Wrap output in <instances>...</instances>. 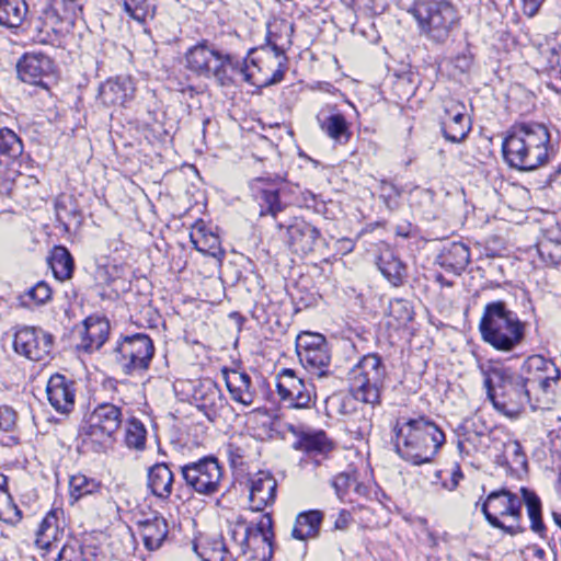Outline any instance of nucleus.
Returning a JSON list of instances; mask_svg holds the SVG:
<instances>
[{"label":"nucleus","mask_w":561,"mask_h":561,"mask_svg":"<svg viewBox=\"0 0 561 561\" xmlns=\"http://www.w3.org/2000/svg\"><path fill=\"white\" fill-rule=\"evenodd\" d=\"M522 497L506 488L491 491L485 499L480 497L477 505H481V512L488 524L510 536L524 534L526 527L520 524L523 518V503L526 506L530 520V529L540 538H547V527L542 519V502L538 494L522 486Z\"/></svg>","instance_id":"f257e3e1"},{"label":"nucleus","mask_w":561,"mask_h":561,"mask_svg":"<svg viewBox=\"0 0 561 561\" xmlns=\"http://www.w3.org/2000/svg\"><path fill=\"white\" fill-rule=\"evenodd\" d=\"M551 135L543 123L517 121L505 133L503 159L511 169L535 171L550 161Z\"/></svg>","instance_id":"f03ea898"},{"label":"nucleus","mask_w":561,"mask_h":561,"mask_svg":"<svg viewBox=\"0 0 561 561\" xmlns=\"http://www.w3.org/2000/svg\"><path fill=\"white\" fill-rule=\"evenodd\" d=\"M393 432L396 453L413 466L432 462L446 443L444 431L425 415L409 419L403 426L397 422Z\"/></svg>","instance_id":"7ed1b4c3"},{"label":"nucleus","mask_w":561,"mask_h":561,"mask_svg":"<svg viewBox=\"0 0 561 561\" xmlns=\"http://www.w3.org/2000/svg\"><path fill=\"white\" fill-rule=\"evenodd\" d=\"M484 387L493 407L505 415L517 416L526 407L538 408L519 371L492 365L484 371Z\"/></svg>","instance_id":"20e7f679"},{"label":"nucleus","mask_w":561,"mask_h":561,"mask_svg":"<svg viewBox=\"0 0 561 561\" xmlns=\"http://www.w3.org/2000/svg\"><path fill=\"white\" fill-rule=\"evenodd\" d=\"M484 343L499 352H512L526 339V322L503 300L488 302L479 322Z\"/></svg>","instance_id":"39448f33"},{"label":"nucleus","mask_w":561,"mask_h":561,"mask_svg":"<svg viewBox=\"0 0 561 561\" xmlns=\"http://www.w3.org/2000/svg\"><path fill=\"white\" fill-rule=\"evenodd\" d=\"M388 373L383 358L378 353L363 355L350 369L347 377L353 398H346L341 404L340 412L348 414V405L358 400L373 408L381 404V393Z\"/></svg>","instance_id":"423d86ee"},{"label":"nucleus","mask_w":561,"mask_h":561,"mask_svg":"<svg viewBox=\"0 0 561 561\" xmlns=\"http://www.w3.org/2000/svg\"><path fill=\"white\" fill-rule=\"evenodd\" d=\"M187 68L197 76L214 78L220 87H229L234 77L244 71L245 61L218 49L207 39L198 42L185 54Z\"/></svg>","instance_id":"0eeeda50"},{"label":"nucleus","mask_w":561,"mask_h":561,"mask_svg":"<svg viewBox=\"0 0 561 561\" xmlns=\"http://www.w3.org/2000/svg\"><path fill=\"white\" fill-rule=\"evenodd\" d=\"M413 15L421 32L435 43H445L459 19L455 5L447 0L420 1Z\"/></svg>","instance_id":"6e6552de"},{"label":"nucleus","mask_w":561,"mask_h":561,"mask_svg":"<svg viewBox=\"0 0 561 561\" xmlns=\"http://www.w3.org/2000/svg\"><path fill=\"white\" fill-rule=\"evenodd\" d=\"M296 352L302 367L312 378L323 380L333 377L331 347L323 334L301 332L296 337Z\"/></svg>","instance_id":"1a4fd4ad"},{"label":"nucleus","mask_w":561,"mask_h":561,"mask_svg":"<svg viewBox=\"0 0 561 561\" xmlns=\"http://www.w3.org/2000/svg\"><path fill=\"white\" fill-rule=\"evenodd\" d=\"M154 344L146 333L125 335L113 350L115 364L126 376L141 375L150 367Z\"/></svg>","instance_id":"9d476101"},{"label":"nucleus","mask_w":561,"mask_h":561,"mask_svg":"<svg viewBox=\"0 0 561 561\" xmlns=\"http://www.w3.org/2000/svg\"><path fill=\"white\" fill-rule=\"evenodd\" d=\"M181 476L185 485L192 491L213 495L219 490L222 478V467L215 456H205L197 461L181 466Z\"/></svg>","instance_id":"9b49d317"},{"label":"nucleus","mask_w":561,"mask_h":561,"mask_svg":"<svg viewBox=\"0 0 561 561\" xmlns=\"http://www.w3.org/2000/svg\"><path fill=\"white\" fill-rule=\"evenodd\" d=\"M13 348L16 354L30 360L41 362L50 356L54 335L41 327H18L13 337Z\"/></svg>","instance_id":"f8f14e48"},{"label":"nucleus","mask_w":561,"mask_h":561,"mask_svg":"<svg viewBox=\"0 0 561 561\" xmlns=\"http://www.w3.org/2000/svg\"><path fill=\"white\" fill-rule=\"evenodd\" d=\"M55 234L69 243L79 242L77 236L83 221V214L78 198L73 194L60 193L54 201Z\"/></svg>","instance_id":"ddd939ff"},{"label":"nucleus","mask_w":561,"mask_h":561,"mask_svg":"<svg viewBox=\"0 0 561 561\" xmlns=\"http://www.w3.org/2000/svg\"><path fill=\"white\" fill-rule=\"evenodd\" d=\"M276 390L288 408L307 409L316 401L314 386L299 378L294 369L283 368L277 375Z\"/></svg>","instance_id":"4468645a"},{"label":"nucleus","mask_w":561,"mask_h":561,"mask_svg":"<svg viewBox=\"0 0 561 561\" xmlns=\"http://www.w3.org/2000/svg\"><path fill=\"white\" fill-rule=\"evenodd\" d=\"M121 424L122 409L112 403H101L80 427V434L91 440L111 438Z\"/></svg>","instance_id":"2eb2a0df"},{"label":"nucleus","mask_w":561,"mask_h":561,"mask_svg":"<svg viewBox=\"0 0 561 561\" xmlns=\"http://www.w3.org/2000/svg\"><path fill=\"white\" fill-rule=\"evenodd\" d=\"M255 542L267 547V552L263 553L260 561H271L274 553V531L273 518L268 513L264 514L256 524L245 523L244 534L239 543V554H245Z\"/></svg>","instance_id":"dca6fc26"},{"label":"nucleus","mask_w":561,"mask_h":561,"mask_svg":"<svg viewBox=\"0 0 561 561\" xmlns=\"http://www.w3.org/2000/svg\"><path fill=\"white\" fill-rule=\"evenodd\" d=\"M49 404L60 414H69L75 408L76 382L61 374H54L47 381Z\"/></svg>","instance_id":"f3484780"},{"label":"nucleus","mask_w":561,"mask_h":561,"mask_svg":"<svg viewBox=\"0 0 561 561\" xmlns=\"http://www.w3.org/2000/svg\"><path fill=\"white\" fill-rule=\"evenodd\" d=\"M192 399L197 409L203 411L209 421H214L218 411L224 408L226 398L217 385L210 378L198 380L192 391Z\"/></svg>","instance_id":"a211bd4d"},{"label":"nucleus","mask_w":561,"mask_h":561,"mask_svg":"<svg viewBox=\"0 0 561 561\" xmlns=\"http://www.w3.org/2000/svg\"><path fill=\"white\" fill-rule=\"evenodd\" d=\"M440 128L444 138L453 144H459L467 138L471 130V121L465 115L463 103H453L445 108Z\"/></svg>","instance_id":"6ab92c4d"},{"label":"nucleus","mask_w":561,"mask_h":561,"mask_svg":"<svg viewBox=\"0 0 561 561\" xmlns=\"http://www.w3.org/2000/svg\"><path fill=\"white\" fill-rule=\"evenodd\" d=\"M54 62L45 54L26 53L16 65L18 77L26 83L39 85L53 71Z\"/></svg>","instance_id":"aec40b11"},{"label":"nucleus","mask_w":561,"mask_h":561,"mask_svg":"<svg viewBox=\"0 0 561 561\" xmlns=\"http://www.w3.org/2000/svg\"><path fill=\"white\" fill-rule=\"evenodd\" d=\"M135 83L130 76L107 79L99 88L98 98L104 105H124L134 98Z\"/></svg>","instance_id":"412c9836"},{"label":"nucleus","mask_w":561,"mask_h":561,"mask_svg":"<svg viewBox=\"0 0 561 561\" xmlns=\"http://www.w3.org/2000/svg\"><path fill=\"white\" fill-rule=\"evenodd\" d=\"M136 525L147 550L156 551L161 548L168 537L169 526L160 513L152 512L149 516L139 518Z\"/></svg>","instance_id":"4be33fe9"},{"label":"nucleus","mask_w":561,"mask_h":561,"mask_svg":"<svg viewBox=\"0 0 561 561\" xmlns=\"http://www.w3.org/2000/svg\"><path fill=\"white\" fill-rule=\"evenodd\" d=\"M221 373L233 401L245 407L254 403L256 391L252 385V378L248 373L226 367L222 368Z\"/></svg>","instance_id":"5701e85b"},{"label":"nucleus","mask_w":561,"mask_h":561,"mask_svg":"<svg viewBox=\"0 0 561 561\" xmlns=\"http://www.w3.org/2000/svg\"><path fill=\"white\" fill-rule=\"evenodd\" d=\"M277 482L268 472H260L251 480L250 506L252 511H263L276 499Z\"/></svg>","instance_id":"b1692460"},{"label":"nucleus","mask_w":561,"mask_h":561,"mask_svg":"<svg viewBox=\"0 0 561 561\" xmlns=\"http://www.w3.org/2000/svg\"><path fill=\"white\" fill-rule=\"evenodd\" d=\"M110 322L101 317H88L83 321L80 347L85 352L99 350L107 340Z\"/></svg>","instance_id":"393cba45"},{"label":"nucleus","mask_w":561,"mask_h":561,"mask_svg":"<svg viewBox=\"0 0 561 561\" xmlns=\"http://www.w3.org/2000/svg\"><path fill=\"white\" fill-rule=\"evenodd\" d=\"M376 264L381 274L393 286L402 285L407 278V264L396 253L394 248H382L377 256Z\"/></svg>","instance_id":"a878e982"},{"label":"nucleus","mask_w":561,"mask_h":561,"mask_svg":"<svg viewBox=\"0 0 561 561\" xmlns=\"http://www.w3.org/2000/svg\"><path fill=\"white\" fill-rule=\"evenodd\" d=\"M294 32V23L286 19H274L267 24L266 42L275 57L283 56L291 46Z\"/></svg>","instance_id":"bb28decb"},{"label":"nucleus","mask_w":561,"mask_h":561,"mask_svg":"<svg viewBox=\"0 0 561 561\" xmlns=\"http://www.w3.org/2000/svg\"><path fill=\"white\" fill-rule=\"evenodd\" d=\"M318 124L323 133L339 145H345L352 137L350 124L341 113L317 115Z\"/></svg>","instance_id":"cd10ccee"},{"label":"nucleus","mask_w":561,"mask_h":561,"mask_svg":"<svg viewBox=\"0 0 561 561\" xmlns=\"http://www.w3.org/2000/svg\"><path fill=\"white\" fill-rule=\"evenodd\" d=\"M283 59L278 61L277 69L272 73V76H265V77H257L253 71L250 70L249 61L251 65L255 68H257V71L262 72V67L260 66V59L259 58H245L243 59L245 61V69L244 71H240L239 75L243 76L244 81L256 85L259 88H266L273 84H277L284 80L286 70H287V57L285 54L280 56Z\"/></svg>","instance_id":"c85d7f7f"},{"label":"nucleus","mask_w":561,"mask_h":561,"mask_svg":"<svg viewBox=\"0 0 561 561\" xmlns=\"http://www.w3.org/2000/svg\"><path fill=\"white\" fill-rule=\"evenodd\" d=\"M174 476L165 462L153 465L148 471V488L157 497L167 500L172 493Z\"/></svg>","instance_id":"c756f323"},{"label":"nucleus","mask_w":561,"mask_h":561,"mask_svg":"<svg viewBox=\"0 0 561 561\" xmlns=\"http://www.w3.org/2000/svg\"><path fill=\"white\" fill-rule=\"evenodd\" d=\"M80 11L79 0H51L43 14L45 20L53 24L51 30H55L54 26L60 23L73 24Z\"/></svg>","instance_id":"7c9ffc66"},{"label":"nucleus","mask_w":561,"mask_h":561,"mask_svg":"<svg viewBox=\"0 0 561 561\" xmlns=\"http://www.w3.org/2000/svg\"><path fill=\"white\" fill-rule=\"evenodd\" d=\"M323 518L324 514L319 510H309L299 513L291 530L293 538L306 540L308 538L318 537Z\"/></svg>","instance_id":"2f4dec72"},{"label":"nucleus","mask_w":561,"mask_h":561,"mask_svg":"<svg viewBox=\"0 0 561 561\" xmlns=\"http://www.w3.org/2000/svg\"><path fill=\"white\" fill-rule=\"evenodd\" d=\"M24 146L20 136L8 127L0 128V165L11 167L23 154Z\"/></svg>","instance_id":"473e14b6"},{"label":"nucleus","mask_w":561,"mask_h":561,"mask_svg":"<svg viewBox=\"0 0 561 561\" xmlns=\"http://www.w3.org/2000/svg\"><path fill=\"white\" fill-rule=\"evenodd\" d=\"M64 535V529L57 524L55 511H50L42 519L36 531L35 545L39 549L50 550L55 542L59 541Z\"/></svg>","instance_id":"72a5a7b5"},{"label":"nucleus","mask_w":561,"mask_h":561,"mask_svg":"<svg viewBox=\"0 0 561 561\" xmlns=\"http://www.w3.org/2000/svg\"><path fill=\"white\" fill-rule=\"evenodd\" d=\"M27 12L25 0H0V25L18 28L25 21Z\"/></svg>","instance_id":"f704fd0d"},{"label":"nucleus","mask_w":561,"mask_h":561,"mask_svg":"<svg viewBox=\"0 0 561 561\" xmlns=\"http://www.w3.org/2000/svg\"><path fill=\"white\" fill-rule=\"evenodd\" d=\"M470 248H443L436 262L446 271L460 275L470 262Z\"/></svg>","instance_id":"c9c22d12"},{"label":"nucleus","mask_w":561,"mask_h":561,"mask_svg":"<svg viewBox=\"0 0 561 561\" xmlns=\"http://www.w3.org/2000/svg\"><path fill=\"white\" fill-rule=\"evenodd\" d=\"M294 448L306 454L327 455L333 449V444L324 431H317L313 433H301L299 439L294 444Z\"/></svg>","instance_id":"e433bc0d"},{"label":"nucleus","mask_w":561,"mask_h":561,"mask_svg":"<svg viewBox=\"0 0 561 561\" xmlns=\"http://www.w3.org/2000/svg\"><path fill=\"white\" fill-rule=\"evenodd\" d=\"M47 263L56 279L66 280L73 274L75 260L68 248H53Z\"/></svg>","instance_id":"4c0bfd02"},{"label":"nucleus","mask_w":561,"mask_h":561,"mask_svg":"<svg viewBox=\"0 0 561 561\" xmlns=\"http://www.w3.org/2000/svg\"><path fill=\"white\" fill-rule=\"evenodd\" d=\"M543 367H547V358L542 355H531L524 362L519 370V374L523 376V379L537 404L539 403L537 378L539 379L541 374L540 369Z\"/></svg>","instance_id":"58836bf2"},{"label":"nucleus","mask_w":561,"mask_h":561,"mask_svg":"<svg viewBox=\"0 0 561 561\" xmlns=\"http://www.w3.org/2000/svg\"><path fill=\"white\" fill-rule=\"evenodd\" d=\"M260 215H271L276 218L278 213L286 208V204L280 201L279 190L275 187H266L259 191L257 196Z\"/></svg>","instance_id":"ea45409f"},{"label":"nucleus","mask_w":561,"mask_h":561,"mask_svg":"<svg viewBox=\"0 0 561 561\" xmlns=\"http://www.w3.org/2000/svg\"><path fill=\"white\" fill-rule=\"evenodd\" d=\"M287 233L290 245H310L316 243L320 236V232L316 227L302 220L289 225Z\"/></svg>","instance_id":"a19ab883"},{"label":"nucleus","mask_w":561,"mask_h":561,"mask_svg":"<svg viewBox=\"0 0 561 561\" xmlns=\"http://www.w3.org/2000/svg\"><path fill=\"white\" fill-rule=\"evenodd\" d=\"M51 295L53 290L49 285L44 280H39L24 294L19 296L20 306L24 308H32V305H45L51 299Z\"/></svg>","instance_id":"79ce46f5"},{"label":"nucleus","mask_w":561,"mask_h":561,"mask_svg":"<svg viewBox=\"0 0 561 561\" xmlns=\"http://www.w3.org/2000/svg\"><path fill=\"white\" fill-rule=\"evenodd\" d=\"M69 488L70 496L78 501L85 495L99 493L102 484L100 481L84 474H76L70 478Z\"/></svg>","instance_id":"37998d69"},{"label":"nucleus","mask_w":561,"mask_h":561,"mask_svg":"<svg viewBox=\"0 0 561 561\" xmlns=\"http://www.w3.org/2000/svg\"><path fill=\"white\" fill-rule=\"evenodd\" d=\"M125 12L138 22L153 19L157 10V0H123Z\"/></svg>","instance_id":"c03bdc74"},{"label":"nucleus","mask_w":561,"mask_h":561,"mask_svg":"<svg viewBox=\"0 0 561 561\" xmlns=\"http://www.w3.org/2000/svg\"><path fill=\"white\" fill-rule=\"evenodd\" d=\"M147 442V430L144 423L136 419L131 417L128 421V425L125 433V443L128 448L144 450L146 448Z\"/></svg>","instance_id":"a18cd8bd"},{"label":"nucleus","mask_w":561,"mask_h":561,"mask_svg":"<svg viewBox=\"0 0 561 561\" xmlns=\"http://www.w3.org/2000/svg\"><path fill=\"white\" fill-rule=\"evenodd\" d=\"M540 371L541 374L539 379L537 378V389L539 394L552 393L553 385H557L561 376L560 369L551 359H547V367H543Z\"/></svg>","instance_id":"49530a36"},{"label":"nucleus","mask_w":561,"mask_h":561,"mask_svg":"<svg viewBox=\"0 0 561 561\" xmlns=\"http://www.w3.org/2000/svg\"><path fill=\"white\" fill-rule=\"evenodd\" d=\"M388 314L399 324H407L413 320L414 311L412 304L409 300L403 298H396L389 302Z\"/></svg>","instance_id":"de8ad7c7"},{"label":"nucleus","mask_w":561,"mask_h":561,"mask_svg":"<svg viewBox=\"0 0 561 561\" xmlns=\"http://www.w3.org/2000/svg\"><path fill=\"white\" fill-rule=\"evenodd\" d=\"M191 241L193 245H198V243L203 242L207 245H220L221 241L216 231H214L213 227H208L203 221L197 222L191 233H190Z\"/></svg>","instance_id":"09e8293b"},{"label":"nucleus","mask_w":561,"mask_h":561,"mask_svg":"<svg viewBox=\"0 0 561 561\" xmlns=\"http://www.w3.org/2000/svg\"><path fill=\"white\" fill-rule=\"evenodd\" d=\"M443 470H436L431 480L433 486L440 485L442 489L447 491H455L460 481L465 478L463 472L459 463H455V467L450 473V479H443Z\"/></svg>","instance_id":"8fccbe9b"},{"label":"nucleus","mask_w":561,"mask_h":561,"mask_svg":"<svg viewBox=\"0 0 561 561\" xmlns=\"http://www.w3.org/2000/svg\"><path fill=\"white\" fill-rule=\"evenodd\" d=\"M209 546L211 554L208 559H204V561H232V554L221 535L214 538L211 542H209Z\"/></svg>","instance_id":"3c124183"},{"label":"nucleus","mask_w":561,"mask_h":561,"mask_svg":"<svg viewBox=\"0 0 561 561\" xmlns=\"http://www.w3.org/2000/svg\"><path fill=\"white\" fill-rule=\"evenodd\" d=\"M534 250L541 262L547 266H558L561 264V248H529Z\"/></svg>","instance_id":"603ef678"},{"label":"nucleus","mask_w":561,"mask_h":561,"mask_svg":"<svg viewBox=\"0 0 561 561\" xmlns=\"http://www.w3.org/2000/svg\"><path fill=\"white\" fill-rule=\"evenodd\" d=\"M202 259L209 261L214 268H219L226 254L225 248H194Z\"/></svg>","instance_id":"864d4df0"},{"label":"nucleus","mask_w":561,"mask_h":561,"mask_svg":"<svg viewBox=\"0 0 561 561\" xmlns=\"http://www.w3.org/2000/svg\"><path fill=\"white\" fill-rule=\"evenodd\" d=\"M353 481H355V476L350 472H340L333 478L332 486L340 499L344 497Z\"/></svg>","instance_id":"5fc2aeb1"},{"label":"nucleus","mask_w":561,"mask_h":561,"mask_svg":"<svg viewBox=\"0 0 561 561\" xmlns=\"http://www.w3.org/2000/svg\"><path fill=\"white\" fill-rule=\"evenodd\" d=\"M45 23L37 19L35 21H31L28 28L32 33V41L39 44H48L50 42V33L48 30L44 28Z\"/></svg>","instance_id":"6e6d98bb"},{"label":"nucleus","mask_w":561,"mask_h":561,"mask_svg":"<svg viewBox=\"0 0 561 561\" xmlns=\"http://www.w3.org/2000/svg\"><path fill=\"white\" fill-rule=\"evenodd\" d=\"M16 422V413L9 405H0V432L11 431Z\"/></svg>","instance_id":"4d7b16f0"},{"label":"nucleus","mask_w":561,"mask_h":561,"mask_svg":"<svg viewBox=\"0 0 561 561\" xmlns=\"http://www.w3.org/2000/svg\"><path fill=\"white\" fill-rule=\"evenodd\" d=\"M302 201L307 208H312L317 213H322L325 208V203L323 201H319L318 196L312 192H305L302 194Z\"/></svg>","instance_id":"13d9d810"},{"label":"nucleus","mask_w":561,"mask_h":561,"mask_svg":"<svg viewBox=\"0 0 561 561\" xmlns=\"http://www.w3.org/2000/svg\"><path fill=\"white\" fill-rule=\"evenodd\" d=\"M353 522L354 518L351 512H348L347 510H341L334 522V529L346 530Z\"/></svg>","instance_id":"bf43d9fd"},{"label":"nucleus","mask_w":561,"mask_h":561,"mask_svg":"<svg viewBox=\"0 0 561 561\" xmlns=\"http://www.w3.org/2000/svg\"><path fill=\"white\" fill-rule=\"evenodd\" d=\"M244 528H245V520L240 518V519H238L236 525L230 527V529H229V535H230L232 541L236 543L238 549H239V543L244 534Z\"/></svg>","instance_id":"052dcab7"},{"label":"nucleus","mask_w":561,"mask_h":561,"mask_svg":"<svg viewBox=\"0 0 561 561\" xmlns=\"http://www.w3.org/2000/svg\"><path fill=\"white\" fill-rule=\"evenodd\" d=\"M390 192L388 194H385L382 193L380 195V198L383 201L386 207L389 209V210H394L398 205H399V202H398V198H397V195L398 193L396 192V188L393 185H390Z\"/></svg>","instance_id":"680f3d73"},{"label":"nucleus","mask_w":561,"mask_h":561,"mask_svg":"<svg viewBox=\"0 0 561 561\" xmlns=\"http://www.w3.org/2000/svg\"><path fill=\"white\" fill-rule=\"evenodd\" d=\"M511 447L513 448V461L520 466L527 465V457L525 453L523 451V447L519 442L514 440L511 444Z\"/></svg>","instance_id":"e2e57ef3"},{"label":"nucleus","mask_w":561,"mask_h":561,"mask_svg":"<svg viewBox=\"0 0 561 561\" xmlns=\"http://www.w3.org/2000/svg\"><path fill=\"white\" fill-rule=\"evenodd\" d=\"M542 2L543 0H523L524 13L528 16H534L538 12Z\"/></svg>","instance_id":"0e129e2a"},{"label":"nucleus","mask_w":561,"mask_h":561,"mask_svg":"<svg viewBox=\"0 0 561 561\" xmlns=\"http://www.w3.org/2000/svg\"><path fill=\"white\" fill-rule=\"evenodd\" d=\"M396 234L409 239L416 234V230L410 222H403L397 226Z\"/></svg>","instance_id":"69168bd1"},{"label":"nucleus","mask_w":561,"mask_h":561,"mask_svg":"<svg viewBox=\"0 0 561 561\" xmlns=\"http://www.w3.org/2000/svg\"><path fill=\"white\" fill-rule=\"evenodd\" d=\"M76 550L73 547L64 545L60 549L56 561H76L75 560Z\"/></svg>","instance_id":"338daca9"},{"label":"nucleus","mask_w":561,"mask_h":561,"mask_svg":"<svg viewBox=\"0 0 561 561\" xmlns=\"http://www.w3.org/2000/svg\"><path fill=\"white\" fill-rule=\"evenodd\" d=\"M96 547L94 546H80V556L83 561H92L96 558Z\"/></svg>","instance_id":"774afa93"}]
</instances>
